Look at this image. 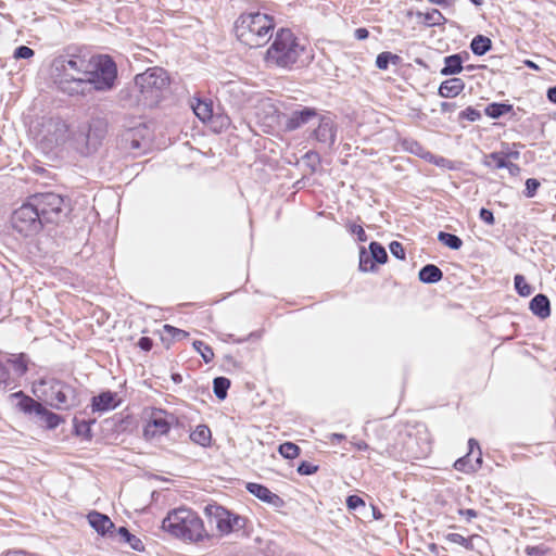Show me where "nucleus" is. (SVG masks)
<instances>
[{
    "instance_id": "f257e3e1",
    "label": "nucleus",
    "mask_w": 556,
    "mask_h": 556,
    "mask_svg": "<svg viewBox=\"0 0 556 556\" xmlns=\"http://www.w3.org/2000/svg\"><path fill=\"white\" fill-rule=\"evenodd\" d=\"M162 528L173 536L189 543H201L212 538L199 515L184 507L169 511L162 522Z\"/></svg>"
},
{
    "instance_id": "f03ea898",
    "label": "nucleus",
    "mask_w": 556,
    "mask_h": 556,
    "mask_svg": "<svg viewBox=\"0 0 556 556\" xmlns=\"http://www.w3.org/2000/svg\"><path fill=\"white\" fill-rule=\"evenodd\" d=\"M275 21L273 16L261 13H242L235 23L238 40L250 48L265 46L273 38Z\"/></svg>"
},
{
    "instance_id": "7ed1b4c3",
    "label": "nucleus",
    "mask_w": 556,
    "mask_h": 556,
    "mask_svg": "<svg viewBox=\"0 0 556 556\" xmlns=\"http://www.w3.org/2000/svg\"><path fill=\"white\" fill-rule=\"evenodd\" d=\"M55 70L59 72L58 84L62 91L70 94H84L86 92V77L90 62L81 55H64L55 60Z\"/></svg>"
},
{
    "instance_id": "20e7f679",
    "label": "nucleus",
    "mask_w": 556,
    "mask_h": 556,
    "mask_svg": "<svg viewBox=\"0 0 556 556\" xmlns=\"http://www.w3.org/2000/svg\"><path fill=\"white\" fill-rule=\"evenodd\" d=\"M273 37V42L264 58L267 66L292 67L304 52V47L300 45L298 38L289 28L278 29Z\"/></svg>"
},
{
    "instance_id": "39448f33",
    "label": "nucleus",
    "mask_w": 556,
    "mask_h": 556,
    "mask_svg": "<svg viewBox=\"0 0 556 556\" xmlns=\"http://www.w3.org/2000/svg\"><path fill=\"white\" fill-rule=\"evenodd\" d=\"M90 67L86 77V92L91 89L109 91L114 88L117 79V67L109 55H97L89 59Z\"/></svg>"
},
{
    "instance_id": "423d86ee",
    "label": "nucleus",
    "mask_w": 556,
    "mask_h": 556,
    "mask_svg": "<svg viewBox=\"0 0 556 556\" xmlns=\"http://www.w3.org/2000/svg\"><path fill=\"white\" fill-rule=\"evenodd\" d=\"M135 84L139 88L143 101L148 105H155L162 98L163 91L169 85V77L162 67H151L138 74Z\"/></svg>"
},
{
    "instance_id": "0eeeda50",
    "label": "nucleus",
    "mask_w": 556,
    "mask_h": 556,
    "mask_svg": "<svg viewBox=\"0 0 556 556\" xmlns=\"http://www.w3.org/2000/svg\"><path fill=\"white\" fill-rule=\"evenodd\" d=\"M45 387L42 394L50 406L55 409H70L79 405V394L75 387L55 378L40 380Z\"/></svg>"
},
{
    "instance_id": "6e6552de",
    "label": "nucleus",
    "mask_w": 556,
    "mask_h": 556,
    "mask_svg": "<svg viewBox=\"0 0 556 556\" xmlns=\"http://www.w3.org/2000/svg\"><path fill=\"white\" fill-rule=\"evenodd\" d=\"M108 132V124L103 118H93L74 135L75 149L83 155L97 151Z\"/></svg>"
},
{
    "instance_id": "1a4fd4ad",
    "label": "nucleus",
    "mask_w": 556,
    "mask_h": 556,
    "mask_svg": "<svg viewBox=\"0 0 556 556\" xmlns=\"http://www.w3.org/2000/svg\"><path fill=\"white\" fill-rule=\"evenodd\" d=\"M29 200L39 213L45 225L56 224L65 216L64 199L58 193H39L30 197Z\"/></svg>"
},
{
    "instance_id": "9d476101",
    "label": "nucleus",
    "mask_w": 556,
    "mask_h": 556,
    "mask_svg": "<svg viewBox=\"0 0 556 556\" xmlns=\"http://www.w3.org/2000/svg\"><path fill=\"white\" fill-rule=\"evenodd\" d=\"M11 224L14 230L25 237L38 233L45 225L30 200L13 212Z\"/></svg>"
},
{
    "instance_id": "9b49d317",
    "label": "nucleus",
    "mask_w": 556,
    "mask_h": 556,
    "mask_svg": "<svg viewBox=\"0 0 556 556\" xmlns=\"http://www.w3.org/2000/svg\"><path fill=\"white\" fill-rule=\"evenodd\" d=\"M205 514L210 521L214 522L220 535H227L232 531L240 530L244 527V519L223 506L213 504L205 507Z\"/></svg>"
},
{
    "instance_id": "f8f14e48",
    "label": "nucleus",
    "mask_w": 556,
    "mask_h": 556,
    "mask_svg": "<svg viewBox=\"0 0 556 556\" xmlns=\"http://www.w3.org/2000/svg\"><path fill=\"white\" fill-rule=\"evenodd\" d=\"M12 396L18 397V408L27 414H35L38 421L48 429H55L61 422L62 417L47 409L41 403L35 401L22 391L14 393Z\"/></svg>"
},
{
    "instance_id": "ddd939ff",
    "label": "nucleus",
    "mask_w": 556,
    "mask_h": 556,
    "mask_svg": "<svg viewBox=\"0 0 556 556\" xmlns=\"http://www.w3.org/2000/svg\"><path fill=\"white\" fill-rule=\"evenodd\" d=\"M150 129L144 124L126 129L119 138L121 148L132 153L135 156L147 151L150 148Z\"/></svg>"
},
{
    "instance_id": "4468645a",
    "label": "nucleus",
    "mask_w": 556,
    "mask_h": 556,
    "mask_svg": "<svg viewBox=\"0 0 556 556\" xmlns=\"http://www.w3.org/2000/svg\"><path fill=\"white\" fill-rule=\"evenodd\" d=\"M28 370V359L25 354L11 355L0 358V384L10 386Z\"/></svg>"
},
{
    "instance_id": "2eb2a0df",
    "label": "nucleus",
    "mask_w": 556,
    "mask_h": 556,
    "mask_svg": "<svg viewBox=\"0 0 556 556\" xmlns=\"http://www.w3.org/2000/svg\"><path fill=\"white\" fill-rule=\"evenodd\" d=\"M41 142L52 149L64 143L68 136V126L60 117L46 119L41 125Z\"/></svg>"
},
{
    "instance_id": "dca6fc26",
    "label": "nucleus",
    "mask_w": 556,
    "mask_h": 556,
    "mask_svg": "<svg viewBox=\"0 0 556 556\" xmlns=\"http://www.w3.org/2000/svg\"><path fill=\"white\" fill-rule=\"evenodd\" d=\"M175 421L174 415L163 410L153 409L143 429L146 439H154L167 434Z\"/></svg>"
},
{
    "instance_id": "f3484780",
    "label": "nucleus",
    "mask_w": 556,
    "mask_h": 556,
    "mask_svg": "<svg viewBox=\"0 0 556 556\" xmlns=\"http://www.w3.org/2000/svg\"><path fill=\"white\" fill-rule=\"evenodd\" d=\"M318 126L313 130L312 136L319 143L332 147L337 139V124L330 115H318Z\"/></svg>"
},
{
    "instance_id": "a211bd4d",
    "label": "nucleus",
    "mask_w": 556,
    "mask_h": 556,
    "mask_svg": "<svg viewBox=\"0 0 556 556\" xmlns=\"http://www.w3.org/2000/svg\"><path fill=\"white\" fill-rule=\"evenodd\" d=\"M318 116L315 108L303 106L300 110L293 111L286 119L285 128L289 131L296 130L302 126L308 124L311 121Z\"/></svg>"
},
{
    "instance_id": "6ab92c4d",
    "label": "nucleus",
    "mask_w": 556,
    "mask_h": 556,
    "mask_svg": "<svg viewBox=\"0 0 556 556\" xmlns=\"http://www.w3.org/2000/svg\"><path fill=\"white\" fill-rule=\"evenodd\" d=\"M89 525L102 536L109 535L110 538H115V525L113 521L104 514L99 511H91L87 516Z\"/></svg>"
},
{
    "instance_id": "aec40b11",
    "label": "nucleus",
    "mask_w": 556,
    "mask_h": 556,
    "mask_svg": "<svg viewBox=\"0 0 556 556\" xmlns=\"http://www.w3.org/2000/svg\"><path fill=\"white\" fill-rule=\"evenodd\" d=\"M247 490L261 501L268 503L275 507H280L283 503L279 495L273 493L268 488H266L263 484L250 482L247 484Z\"/></svg>"
},
{
    "instance_id": "412c9836",
    "label": "nucleus",
    "mask_w": 556,
    "mask_h": 556,
    "mask_svg": "<svg viewBox=\"0 0 556 556\" xmlns=\"http://www.w3.org/2000/svg\"><path fill=\"white\" fill-rule=\"evenodd\" d=\"M115 399L116 393L111 391H105L97 396H93L91 401L92 413H103L114 409L117 406V402Z\"/></svg>"
},
{
    "instance_id": "4be33fe9",
    "label": "nucleus",
    "mask_w": 556,
    "mask_h": 556,
    "mask_svg": "<svg viewBox=\"0 0 556 556\" xmlns=\"http://www.w3.org/2000/svg\"><path fill=\"white\" fill-rule=\"evenodd\" d=\"M465 89V83L460 78H450L441 83L438 93L442 98H455Z\"/></svg>"
},
{
    "instance_id": "5701e85b",
    "label": "nucleus",
    "mask_w": 556,
    "mask_h": 556,
    "mask_svg": "<svg viewBox=\"0 0 556 556\" xmlns=\"http://www.w3.org/2000/svg\"><path fill=\"white\" fill-rule=\"evenodd\" d=\"M529 308L533 315L545 319L551 315V303L545 294H536L529 303Z\"/></svg>"
},
{
    "instance_id": "b1692460",
    "label": "nucleus",
    "mask_w": 556,
    "mask_h": 556,
    "mask_svg": "<svg viewBox=\"0 0 556 556\" xmlns=\"http://www.w3.org/2000/svg\"><path fill=\"white\" fill-rule=\"evenodd\" d=\"M463 71V58L460 54H452L444 58V66L441 68L442 76L459 74Z\"/></svg>"
},
{
    "instance_id": "393cba45",
    "label": "nucleus",
    "mask_w": 556,
    "mask_h": 556,
    "mask_svg": "<svg viewBox=\"0 0 556 556\" xmlns=\"http://www.w3.org/2000/svg\"><path fill=\"white\" fill-rule=\"evenodd\" d=\"M115 538H119L121 542L127 543L132 549L137 552H142L144 549L142 541L138 536L131 534L125 527H119L116 529Z\"/></svg>"
},
{
    "instance_id": "a878e982",
    "label": "nucleus",
    "mask_w": 556,
    "mask_h": 556,
    "mask_svg": "<svg viewBox=\"0 0 556 556\" xmlns=\"http://www.w3.org/2000/svg\"><path fill=\"white\" fill-rule=\"evenodd\" d=\"M418 277L424 283H435L442 279L443 273L437 265L428 264L419 270Z\"/></svg>"
},
{
    "instance_id": "bb28decb",
    "label": "nucleus",
    "mask_w": 556,
    "mask_h": 556,
    "mask_svg": "<svg viewBox=\"0 0 556 556\" xmlns=\"http://www.w3.org/2000/svg\"><path fill=\"white\" fill-rule=\"evenodd\" d=\"M191 108L193 113L202 122H207L213 117V108L211 101L197 99L195 102H192Z\"/></svg>"
},
{
    "instance_id": "cd10ccee",
    "label": "nucleus",
    "mask_w": 556,
    "mask_h": 556,
    "mask_svg": "<svg viewBox=\"0 0 556 556\" xmlns=\"http://www.w3.org/2000/svg\"><path fill=\"white\" fill-rule=\"evenodd\" d=\"M190 439L192 442L201 445L207 446L211 443L212 433L207 426L199 425L190 434Z\"/></svg>"
},
{
    "instance_id": "c85d7f7f",
    "label": "nucleus",
    "mask_w": 556,
    "mask_h": 556,
    "mask_svg": "<svg viewBox=\"0 0 556 556\" xmlns=\"http://www.w3.org/2000/svg\"><path fill=\"white\" fill-rule=\"evenodd\" d=\"M403 147L405 148V150L425 160L433 161L434 159V155L431 154L429 151H426V149L416 140L405 139L403 140Z\"/></svg>"
},
{
    "instance_id": "c756f323",
    "label": "nucleus",
    "mask_w": 556,
    "mask_h": 556,
    "mask_svg": "<svg viewBox=\"0 0 556 556\" xmlns=\"http://www.w3.org/2000/svg\"><path fill=\"white\" fill-rule=\"evenodd\" d=\"M491 39L482 35L476 36L470 43V49L476 55L485 54L491 49Z\"/></svg>"
},
{
    "instance_id": "7c9ffc66",
    "label": "nucleus",
    "mask_w": 556,
    "mask_h": 556,
    "mask_svg": "<svg viewBox=\"0 0 556 556\" xmlns=\"http://www.w3.org/2000/svg\"><path fill=\"white\" fill-rule=\"evenodd\" d=\"M418 15L424 17V24L428 27L440 26L446 22V18L443 16V14L437 9H432L425 14L418 13Z\"/></svg>"
},
{
    "instance_id": "2f4dec72",
    "label": "nucleus",
    "mask_w": 556,
    "mask_h": 556,
    "mask_svg": "<svg viewBox=\"0 0 556 556\" xmlns=\"http://www.w3.org/2000/svg\"><path fill=\"white\" fill-rule=\"evenodd\" d=\"M468 463H469V454H467L464 457L458 458L454 464V468L456 470L464 471V472L478 470L482 464L481 453H479L475 465L468 466Z\"/></svg>"
},
{
    "instance_id": "473e14b6",
    "label": "nucleus",
    "mask_w": 556,
    "mask_h": 556,
    "mask_svg": "<svg viewBox=\"0 0 556 556\" xmlns=\"http://www.w3.org/2000/svg\"><path fill=\"white\" fill-rule=\"evenodd\" d=\"M511 110H513V105H510V104L494 102V103L489 104L485 108L484 112L491 118H498V117L507 114Z\"/></svg>"
},
{
    "instance_id": "72a5a7b5",
    "label": "nucleus",
    "mask_w": 556,
    "mask_h": 556,
    "mask_svg": "<svg viewBox=\"0 0 556 556\" xmlns=\"http://www.w3.org/2000/svg\"><path fill=\"white\" fill-rule=\"evenodd\" d=\"M438 240L452 250H459L463 245V241L458 236L444 231L439 232Z\"/></svg>"
},
{
    "instance_id": "f704fd0d",
    "label": "nucleus",
    "mask_w": 556,
    "mask_h": 556,
    "mask_svg": "<svg viewBox=\"0 0 556 556\" xmlns=\"http://www.w3.org/2000/svg\"><path fill=\"white\" fill-rule=\"evenodd\" d=\"M507 162L508 161L506 160V156L504 153L493 152L485 157L484 165L490 168L500 169V168H505Z\"/></svg>"
},
{
    "instance_id": "c9c22d12",
    "label": "nucleus",
    "mask_w": 556,
    "mask_h": 556,
    "mask_svg": "<svg viewBox=\"0 0 556 556\" xmlns=\"http://www.w3.org/2000/svg\"><path fill=\"white\" fill-rule=\"evenodd\" d=\"M229 387L230 380L228 378L216 377L213 381L214 394L219 400L226 399Z\"/></svg>"
},
{
    "instance_id": "e433bc0d",
    "label": "nucleus",
    "mask_w": 556,
    "mask_h": 556,
    "mask_svg": "<svg viewBox=\"0 0 556 556\" xmlns=\"http://www.w3.org/2000/svg\"><path fill=\"white\" fill-rule=\"evenodd\" d=\"M96 420H80L77 417L74 418V430L75 433L79 437L90 438L91 437V425H93Z\"/></svg>"
},
{
    "instance_id": "4c0bfd02",
    "label": "nucleus",
    "mask_w": 556,
    "mask_h": 556,
    "mask_svg": "<svg viewBox=\"0 0 556 556\" xmlns=\"http://www.w3.org/2000/svg\"><path fill=\"white\" fill-rule=\"evenodd\" d=\"M370 253H368L374 262L379 264H384L388 260V254L386 249L378 242H371L369 244Z\"/></svg>"
},
{
    "instance_id": "58836bf2",
    "label": "nucleus",
    "mask_w": 556,
    "mask_h": 556,
    "mask_svg": "<svg viewBox=\"0 0 556 556\" xmlns=\"http://www.w3.org/2000/svg\"><path fill=\"white\" fill-rule=\"evenodd\" d=\"M514 285L520 296H529L533 292V288L527 282L525 276L520 274L515 275Z\"/></svg>"
},
{
    "instance_id": "ea45409f",
    "label": "nucleus",
    "mask_w": 556,
    "mask_h": 556,
    "mask_svg": "<svg viewBox=\"0 0 556 556\" xmlns=\"http://www.w3.org/2000/svg\"><path fill=\"white\" fill-rule=\"evenodd\" d=\"M278 451L287 459H293L300 455V447L292 442L280 444Z\"/></svg>"
},
{
    "instance_id": "a19ab883",
    "label": "nucleus",
    "mask_w": 556,
    "mask_h": 556,
    "mask_svg": "<svg viewBox=\"0 0 556 556\" xmlns=\"http://www.w3.org/2000/svg\"><path fill=\"white\" fill-rule=\"evenodd\" d=\"M359 270L361 271H374L376 268L375 262L371 258V256L365 251V249H362L359 252Z\"/></svg>"
},
{
    "instance_id": "79ce46f5",
    "label": "nucleus",
    "mask_w": 556,
    "mask_h": 556,
    "mask_svg": "<svg viewBox=\"0 0 556 556\" xmlns=\"http://www.w3.org/2000/svg\"><path fill=\"white\" fill-rule=\"evenodd\" d=\"M193 348L201 354L205 363H210L214 358V352L212 348L203 341H194Z\"/></svg>"
},
{
    "instance_id": "37998d69",
    "label": "nucleus",
    "mask_w": 556,
    "mask_h": 556,
    "mask_svg": "<svg viewBox=\"0 0 556 556\" xmlns=\"http://www.w3.org/2000/svg\"><path fill=\"white\" fill-rule=\"evenodd\" d=\"M445 539L454 544L464 546L466 549H472L473 545L471 539H467L459 533H448Z\"/></svg>"
},
{
    "instance_id": "c03bdc74",
    "label": "nucleus",
    "mask_w": 556,
    "mask_h": 556,
    "mask_svg": "<svg viewBox=\"0 0 556 556\" xmlns=\"http://www.w3.org/2000/svg\"><path fill=\"white\" fill-rule=\"evenodd\" d=\"M399 56L391 52H381L376 59V66L379 70H387L391 60L395 61Z\"/></svg>"
},
{
    "instance_id": "a18cd8bd",
    "label": "nucleus",
    "mask_w": 556,
    "mask_h": 556,
    "mask_svg": "<svg viewBox=\"0 0 556 556\" xmlns=\"http://www.w3.org/2000/svg\"><path fill=\"white\" fill-rule=\"evenodd\" d=\"M541 184L535 178H528L526 180V189H525V195L527 198H533L536 194L538 189L540 188Z\"/></svg>"
},
{
    "instance_id": "49530a36",
    "label": "nucleus",
    "mask_w": 556,
    "mask_h": 556,
    "mask_svg": "<svg viewBox=\"0 0 556 556\" xmlns=\"http://www.w3.org/2000/svg\"><path fill=\"white\" fill-rule=\"evenodd\" d=\"M480 118H481L480 111H478L471 106H468L467 109H465L464 111H462L459 113V119H467L470 122H476V121H479Z\"/></svg>"
},
{
    "instance_id": "de8ad7c7",
    "label": "nucleus",
    "mask_w": 556,
    "mask_h": 556,
    "mask_svg": "<svg viewBox=\"0 0 556 556\" xmlns=\"http://www.w3.org/2000/svg\"><path fill=\"white\" fill-rule=\"evenodd\" d=\"M164 331L172 336L173 339L182 340L186 339L189 333L185 330L178 329L170 325H164Z\"/></svg>"
},
{
    "instance_id": "09e8293b",
    "label": "nucleus",
    "mask_w": 556,
    "mask_h": 556,
    "mask_svg": "<svg viewBox=\"0 0 556 556\" xmlns=\"http://www.w3.org/2000/svg\"><path fill=\"white\" fill-rule=\"evenodd\" d=\"M391 254L399 258V260H405V250L402 243L399 241H392L389 245Z\"/></svg>"
},
{
    "instance_id": "8fccbe9b",
    "label": "nucleus",
    "mask_w": 556,
    "mask_h": 556,
    "mask_svg": "<svg viewBox=\"0 0 556 556\" xmlns=\"http://www.w3.org/2000/svg\"><path fill=\"white\" fill-rule=\"evenodd\" d=\"M318 466L308 462H302L298 467V472L303 476H309L317 472Z\"/></svg>"
},
{
    "instance_id": "3c124183",
    "label": "nucleus",
    "mask_w": 556,
    "mask_h": 556,
    "mask_svg": "<svg viewBox=\"0 0 556 556\" xmlns=\"http://www.w3.org/2000/svg\"><path fill=\"white\" fill-rule=\"evenodd\" d=\"M35 54L34 50L27 46H20L15 49L13 56L15 59H29Z\"/></svg>"
},
{
    "instance_id": "603ef678",
    "label": "nucleus",
    "mask_w": 556,
    "mask_h": 556,
    "mask_svg": "<svg viewBox=\"0 0 556 556\" xmlns=\"http://www.w3.org/2000/svg\"><path fill=\"white\" fill-rule=\"evenodd\" d=\"M346 506L351 510H356L358 507H365V502L357 495H350L346 498Z\"/></svg>"
},
{
    "instance_id": "864d4df0",
    "label": "nucleus",
    "mask_w": 556,
    "mask_h": 556,
    "mask_svg": "<svg viewBox=\"0 0 556 556\" xmlns=\"http://www.w3.org/2000/svg\"><path fill=\"white\" fill-rule=\"evenodd\" d=\"M525 552L529 556H544L545 554H547L548 548L545 547L544 545L527 546Z\"/></svg>"
},
{
    "instance_id": "5fc2aeb1",
    "label": "nucleus",
    "mask_w": 556,
    "mask_h": 556,
    "mask_svg": "<svg viewBox=\"0 0 556 556\" xmlns=\"http://www.w3.org/2000/svg\"><path fill=\"white\" fill-rule=\"evenodd\" d=\"M479 217L488 225H494L495 223L493 213L488 208L482 207L479 212Z\"/></svg>"
},
{
    "instance_id": "6e6d98bb",
    "label": "nucleus",
    "mask_w": 556,
    "mask_h": 556,
    "mask_svg": "<svg viewBox=\"0 0 556 556\" xmlns=\"http://www.w3.org/2000/svg\"><path fill=\"white\" fill-rule=\"evenodd\" d=\"M350 231L353 235L357 236L358 241H361V242L367 241V235L361 225H351Z\"/></svg>"
},
{
    "instance_id": "4d7b16f0",
    "label": "nucleus",
    "mask_w": 556,
    "mask_h": 556,
    "mask_svg": "<svg viewBox=\"0 0 556 556\" xmlns=\"http://www.w3.org/2000/svg\"><path fill=\"white\" fill-rule=\"evenodd\" d=\"M152 340L148 337H141L138 341V345L143 351H150L152 349Z\"/></svg>"
},
{
    "instance_id": "13d9d810",
    "label": "nucleus",
    "mask_w": 556,
    "mask_h": 556,
    "mask_svg": "<svg viewBox=\"0 0 556 556\" xmlns=\"http://www.w3.org/2000/svg\"><path fill=\"white\" fill-rule=\"evenodd\" d=\"M440 109L442 113H453L457 109V105L453 102H441Z\"/></svg>"
},
{
    "instance_id": "bf43d9fd",
    "label": "nucleus",
    "mask_w": 556,
    "mask_h": 556,
    "mask_svg": "<svg viewBox=\"0 0 556 556\" xmlns=\"http://www.w3.org/2000/svg\"><path fill=\"white\" fill-rule=\"evenodd\" d=\"M458 514L460 516H464L467 519V521H470L472 518H476L478 516V513L471 508L459 509Z\"/></svg>"
},
{
    "instance_id": "052dcab7",
    "label": "nucleus",
    "mask_w": 556,
    "mask_h": 556,
    "mask_svg": "<svg viewBox=\"0 0 556 556\" xmlns=\"http://www.w3.org/2000/svg\"><path fill=\"white\" fill-rule=\"evenodd\" d=\"M505 168H507V170L509 172V174H510L511 176H517V175H519V173H520V167H519V165H517V164H515V163H511V162H507V164H506V167H505Z\"/></svg>"
},
{
    "instance_id": "680f3d73",
    "label": "nucleus",
    "mask_w": 556,
    "mask_h": 556,
    "mask_svg": "<svg viewBox=\"0 0 556 556\" xmlns=\"http://www.w3.org/2000/svg\"><path fill=\"white\" fill-rule=\"evenodd\" d=\"M368 36L369 31L366 28L361 27L355 30V38L358 40H364L368 38Z\"/></svg>"
},
{
    "instance_id": "e2e57ef3",
    "label": "nucleus",
    "mask_w": 556,
    "mask_h": 556,
    "mask_svg": "<svg viewBox=\"0 0 556 556\" xmlns=\"http://www.w3.org/2000/svg\"><path fill=\"white\" fill-rule=\"evenodd\" d=\"M547 99L555 103L556 104V86L554 87H551L548 90H547Z\"/></svg>"
},
{
    "instance_id": "0e129e2a",
    "label": "nucleus",
    "mask_w": 556,
    "mask_h": 556,
    "mask_svg": "<svg viewBox=\"0 0 556 556\" xmlns=\"http://www.w3.org/2000/svg\"><path fill=\"white\" fill-rule=\"evenodd\" d=\"M355 447L359 451H364L368 448V444L365 441H358L354 443Z\"/></svg>"
},
{
    "instance_id": "69168bd1",
    "label": "nucleus",
    "mask_w": 556,
    "mask_h": 556,
    "mask_svg": "<svg viewBox=\"0 0 556 556\" xmlns=\"http://www.w3.org/2000/svg\"><path fill=\"white\" fill-rule=\"evenodd\" d=\"M330 439H331L332 441H338V442H340V441H342V440H344V439H345V435H344V434H342V433H331V434H330Z\"/></svg>"
},
{
    "instance_id": "338daca9",
    "label": "nucleus",
    "mask_w": 556,
    "mask_h": 556,
    "mask_svg": "<svg viewBox=\"0 0 556 556\" xmlns=\"http://www.w3.org/2000/svg\"><path fill=\"white\" fill-rule=\"evenodd\" d=\"M468 443H469V447H470V452L468 453L469 455L473 451V446H477V448L480 451L479 444L475 439H470Z\"/></svg>"
},
{
    "instance_id": "774afa93",
    "label": "nucleus",
    "mask_w": 556,
    "mask_h": 556,
    "mask_svg": "<svg viewBox=\"0 0 556 556\" xmlns=\"http://www.w3.org/2000/svg\"><path fill=\"white\" fill-rule=\"evenodd\" d=\"M372 514H374V518L375 519H381L382 518V514L376 507H372Z\"/></svg>"
}]
</instances>
